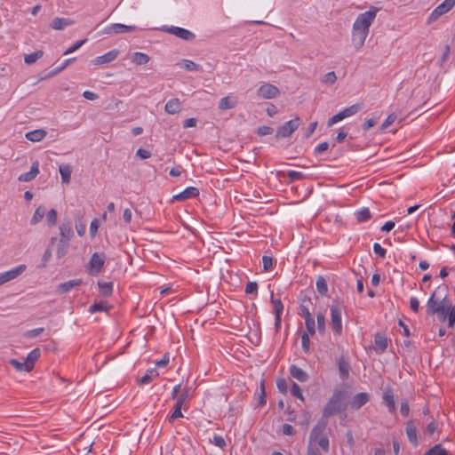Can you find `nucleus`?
<instances>
[{
	"label": "nucleus",
	"instance_id": "obj_6",
	"mask_svg": "<svg viewBox=\"0 0 455 455\" xmlns=\"http://www.w3.org/2000/svg\"><path fill=\"white\" fill-rule=\"evenodd\" d=\"M105 259L104 254L93 253L87 265L88 273L93 275H98L104 266Z\"/></svg>",
	"mask_w": 455,
	"mask_h": 455
},
{
	"label": "nucleus",
	"instance_id": "obj_63",
	"mask_svg": "<svg viewBox=\"0 0 455 455\" xmlns=\"http://www.w3.org/2000/svg\"><path fill=\"white\" fill-rule=\"evenodd\" d=\"M432 451H434V455H448L445 449H443L440 444L435 445L433 448H431Z\"/></svg>",
	"mask_w": 455,
	"mask_h": 455
},
{
	"label": "nucleus",
	"instance_id": "obj_20",
	"mask_svg": "<svg viewBox=\"0 0 455 455\" xmlns=\"http://www.w3.org/2000/svg\"><path fill=\"white\" fill-rule=\"evenodd\" d=\"M164 109L168 114H177L181 110V102L179 99H172L165 104Z\"/></svg>",
	"mask_w": 455,
	"mask_h": 455
},
{
	"label": "nucleus",
	"instance_id": "obj_12",
	"mask_svg": "<svg viewBox=\"0 0 455 455\" xmlns=\"http://www.w3.org/2000/svg\"><path fill=\"white\" fill-rule=\"evenodd\" d=\"M271 303L275 313V327L278 331L281 327V315L283 310V305L281 299H274V293H271Z\"/></svg>",
	"mask_w": 455,
	"mask_h": 455
},
{
	"label": "nucleus",
	"instance_id": "obj_22",
	"mask_svg": "<svg viewBox=\"0 0 455 455\" xmlns=\"http://www.w3.org/2000/svg\"><path fill=\"white\" fill-rule=\"evenodd\" d=\"M46 134H47L46 131H44L43 129H37V130L27 132L25 137L27 140H28L32 142H39L45 138Z\"/></svg>",
	"mask_w": 455,
	"mask_h": 455
},
{
	"label": "nucleus",
	"instance_id": "obj_19",
	"mask_svg": "<svg viewBox=\"0 0 455 455\" xmlns=\"http://www.w3.org/2000/svg\"><path fill=\"white\" fill-rule=\"evenodd\" d=\"M82 283L81 279L70 280L62 283H60L56 287V292L60 294L67 293L70 291L75 287L79 286Z\"/></svg>",
	"mask_w": 455,
	"mask_h": 455
},
{
	"label": "nucleus",
	"instance_id": "obj_55",
	"mask_svg": "<svg viewBox=\"0 0 455 455\" xmlns=\"http://www.w3.org/2000/svg\"><path fill=\"white\" fill-rule=\"evenodd\" d=\"M47 221L50 225H55L57 221V212L52 209L47 213Z\"/></svg>",
	"mask_w": 455,
	"mask_h": 455
},
{
	"label": "nucleus",
	"instance_id": "obj_26",
	"mask_svg": "<svg viewBox=\"0 0 455 455\" xmlns=\"http://www.w3.org/2000/svg\"><path fill=\"white\" fill-rule=\"evenodd\" d=\"M236 100L232 96L223 97L219 103V108L221 110H227L235 108Z\"/></svg>",
	"mask_w": 455,
	"mask_h": 455
},
{
	"label": "nucleus",
	"instance_id": "obj_18",
	"mask_svg": "<svg viewBox=\"0 0 455 455\" xmlns=\"http://www.w3.org/2000/svg\"><path fill=\"white\" fill-rule=\"evenodd\" d=\"M383 403L388 409V411L394 413L395 411V403L394 400V393L391 387H387L382 395Z\"/></svg>",
	"mask_w": 455,
	"mask_h": 455
},
{
	"label": "nucleus",
	"instance_id": "obj_37",
	"mask_svg": "<svg viewBox=\"0 0 455 455\" xmlns=\"http://www.w3.org/2000/svg\"><path fill=\"white\" fill-rule=\"evenodd\" d=\"M43 55H44V52L43 51H36V52H32L30 54H26L25 57H24V61H25L26 64L31 65V64L35 63L37 60L42 58Z\"/></svg>",
	"mask_w": 455,
	"mask_h": 455
},
{
	"label": "nucleus",
	"instance_id": "obj_24",
	"mask_svg": "<svg viewBox=\"0 0 455 455\" xmlns=\"http://www.w3.org/2000/svg\"><path fill=\"white\" fill-rule=\"evenodd\" d=\"M59 229L61 237L60 239H63L66 242H69L73 235L70 223L68 221L61 223Z\"/></svg>",
	"mask_w": 455,
	"mask_h": 455
},
{
	"label": "nucleus",
	"instance_id": "obj_61",
	"mask_svg": "<svg viewBox=\"0 0 455 455\" xmlns=\"http://www.w3.org/2000/svg\"><path fill=\"white\" fill-rule=\"evenodd\" d=\"M282 430L283 433L286 435H293L295 434L294 427L290 424H283Z\"/></svg>",
	"mask_w": 455,
	"mask_h": 455
},
{
	"label": "nucleus",
	"instance_id": "obj_5",
	"mask_svg": "<svg viewBox=\"0 0 455 455\" xmlns=\"http://www.w3.org/2000/svg\"><path fill=\"white\" fill-rule=\"evenodd\" d=\"M360 104H354L352 106H349L343 110L339 111L338 114L331 116L327 123V125L329 127L334 125L338 122L342 121L345 118L350 117L355 114H357L361 110Z\"/></svg>",
	"mask_w": 455,
	"mask_h": 455
},
{
	"label": "nucleus",
	"instance_id": "obj_47",
	"mask_svg": "<svg viewBox=\"0 0 455 455\" xmlns=\"http://www.w3.org/2000/svg\"><path fill=\"white\" fill-rule=\"evenodd\" d=\"M339 372H340L341 376L344 379H347L348 378V375H349V365H348V363H347L345 362H339Z\"/></svg>",
	"mask_w": 455,
	"mask_h": 455
},
{
	"label": "nucleus",
	"instance_id": "obj_48",
	"mask_svg": "<svg viewBox=\"0 0 455 455\" xmlns=\"http://www.w3.org/2000/svg\"><path fill=\"white\" fill-rule=\"evenodd\" d=\"M44 331V329L43 327L29 330L24 333V337L28 339H34L41 334Z\"/></svg>",
	"mask_w": 455,
	"mask_h": 455
},
{
	"label": "nucleus",
	"instance_id": "obj_4",
	"mask_svg": "<svg viewBox=\"0 0 455 455\" xmlns=\"http://www.w3.org/2000/svg\"><path fill=\"white\" fill-rule=\"evenodd\" d=\"M445 287H437L430 296L427 303V313L429 315H435V312L439 311L441 306L448 303L450 300L446 295Z\"/></svg>",
	"mask_w": 455,
	"mask_h": 455
},
{
	"label": "nucleus",
	"instance_id": "obj_46",
	"mask_svg": "<svg viewBox=\"0 0 455 455\" xmlns=\"http://www.w3.org/2000/svg\"><path fill=\"white\" fill-rule=\"evenodd\" d=\"M317 328L319 332L323 333L325 331V316L323 314L319 313L316 315Z\"/></svg>",
	"mask_w": 455,
	"mask_h": 455
},
{
	"label": "nucleus",
	"instance_id": "obj_8",
	"mask_svg": "<svg viewBox=\"0 0 455 455\" xmlns=\"http://www.w3.org/2000/svg\"><path fill=\"white\" fill-rule=\"evenodd\" d=\"M280 91L279 89L269 83H265L259 86L257 91V95L260 99L269 100L274 99L279 96Z\"/></svg>",
	"mask_w": 455,
	"mask_h": 455
},
{
	"label": "nucleus",
	"instance_id": "obj_64",
	"mask_svg": "<svg viewBox=\"0 0 455 455\" xmlns=\"http://www.w3.org/2000/svg\"><path fill=\"white\" fill-rule=\"evenodd\" d=\"M307 455H321L315 445L308 444Z\"/></svg>",
	"mask_w": 455,
	"mask_h": 455
},
{
	"label": "nucleus",
	"instance_id": "obj_60",
	"mask_svg": "<svg viewBox=\"0 0 455 455\" xmlns=\"http://www.w3.org/2000/svg\"><path fill=\"white\" fill-rule=\"evenodd\" d=\"M136 156L140 159H148L151 156V153L148 150L139 148L136 152Z\"/></svg>",
	"mask_w": 455,
	"mask_h": 455
},
{
	"label": "nucleus",
	"instance_id": "obj_42",
	"mask_svg": "<svg viewBox=\"0 0 455 455\" xmlns=\"http://www.w3.org/2000/svg\"><path fill=\"white\" fill-rule=\"evenodd\" d=\"M100 291L103 296H109L112 293L113 283L107 282H99L98 283Z\"/></svg>",
	"mask_w": 455,
	"mask_h": 455
},
{
	"label": "nucleus",
	"instance_id": "obj_27",
	"mask_svg": "<svg viewBox=\"0 0 455 455\" xmlns=\"http://www.w3.org/2000/svg\"><path fill=\"white\" fill-rule=\"evenodd\" d=\"M406 435L411 443L417 444L418 437H417V428L412 421H409L406 423L405 427Z\"/></svg>",
	"mask_w": 455,
	"mask_h": 455
},
{
	"label": "nucleus",
	"instance_id": "obj_33",
	"mask_svg": "<svg viewBox=\"0 0 455 455\" xmlns=\"http://www.w3.org/2000/svg\"><path fill=\"white\" fill-rule=\"evenodd\" d=\"M41 355V351L39 348L33 349L26 357V362L28 364H30L32 366V369L34 368L35 363L39 359Z\"/></svg>",
	"mask_w": 455,
	"mask_h": 455
},
{
	"label": "nucleus",
	"instance_id": "obj_14",
	"mask_svg": "<svg viewBox=\"0 0 455 455\" xmlns=\"http://www.w3.org/2000/svg\"><path fill=\"white\" fill-rule=\"evenodd\" d=\"M119 55V51L116 49H114L103 55L96 57L92 62L95 66H100L104 64L110 63L111 61L115 60Z\"/></svg>",
	"mask_w": 455,
	"mask_h": 455
},
{
	"label": "nucleus",
	"instance_id": "obj_56",
	"mask_svg": "<svg viewBox=\"0 0 455 455\" xmlns=\"http://www.w3.org/2000/svg\"><path fill=\"white\" fill-rule=\"evenodd\" d=\"M447 316H448V326L450 328H452L455 323V306L451 307V310L449 311V314Z\"/></svg>",
	"mask_w": 455,
	"mask_h": 455
},
{
	"label": "nucleus",
	"instance_id": "obj_1",
	"mask_svg": "<svg viewBox=\"0 0 455 455\" xmlns=\"http://www.w3.org/2000/svg\"><path fill=\"white\" fill-rule=\"evenodd\" d=\"M377 12L376 7H371L369 11L359 14L355 19L352 27V43L355 50H360L363 46Z\"/></svg>",
	"mask_w": 455,
	"mask_h": 455
},
{
	"label": "nucleus",
	"instance_id": "obj_17",
	"mask_svg": "<svg viewBox=\"0 0 455 455\" xmlns=\"http://www.w3.org/2000/svg\"><path fill=\"white\" fill-rule=\"evenodd\" d=\"M370 397L367 393H358L355 395L350 401V407L354 410H359L362 406L368 403Z\"/></svg>",
	"mask_w": 455,
	"mask_h": 455
},
{
	"label": "nucleus",
	"instance_id": "obj_49",
	"mask_svg": "<svg viewBox=\"0 0 455 455\" xmlns=\"http://www.w3.org/2000/svg\"><path fill=\"white\" fill-rule=\"evenodd\" d=\"M397 116L395 114H390L381 125V130H386L388 126L395 122Z\"/></svg>",
	"mask_w": 455,
	"mask_h": 455
},
{
	"label": "nucleus",
	"instance_id": "obj_50",
	"mask_svg": "<svg viewBox=\"0 0 455 455\" xmlns=\"http://www.w3.org/2000/svg\"><path fill=\"white\" fill-rule=\"evenodd\" d=\"M305 324L308 334L314 335L315 333V323L314 318L305 320Z\"/></svg>",
	"mask_w": 455,
	"mask_h": 455
},
{
	"label": "nucleus",
	"instance_id": "obj_58",
	"mask_svg": "<svg viewBox=\"0 0 455 455\" xmlns=\"http://www.w3.org/2000/svg\"><path fill=\"white\" fill-rule=\"evenodd\" d=\"M273 128L269 127V126H260L258 128L257 130V133L258 135L259 136H266V135H269L273 132Z\"/></svg>",
	"mask_w": 455,
	"mask_h": 455
},
{
	"label": "nucleus",
	"instance_id": "obj_35",
	"mask_svg": "<svg viewBox=\"0 0 455 455\" xmlns=\"http://www.w3.org/2000/svg\"><path fill=\"white\" fill-rule=\"evenodd\" d=\"M355 215L358 222L367 221L371 217V212L368 208H362L356 211Z\"/></svg>",
	"mask_w": 455,
	"mask_h": 455
},
{
	"label": "nucleus",
	"instance_id": "obj_54",
	"mask_svg": "<svg viewBox=\"0 0 455 455\" xmlns=\"http://www.w3.org/2000/svg\"><path fill=\"white\" fill-rule=\"evenodd\" d=\"M258 291V283L256 282H248L245 287L247 294L256 293Z\"/></svg>",
	"mask_w": 455,
	"mask_h": 455
},
{
	"label": "nucleus",
	"instance_id": "obj_59",
	"mask_svg": "<svg viewBox=\"0 0 455 455\" xmlns=\"http://www.w3.org/2000/svg\"><path fill=\"white\" fill-rule=\"evenodd\" d=\"M373 251L381 258H385L386 256V250L378 243L373 244Z\"/></svg>",
	"mask_w": 455,
	"mask_h": 455
},
{
	"label": "nucleus",
	"instance_id": "obj_38",
	"mask_svg": "<svg viewBox=\"0 0 455 455\" xmlns=\"http://www.w3.org/2000/svg\"><path fill=\"white\" fill-rule=\"evenodd\" d=\"M44 214H45V208L43 206L37 207L35 211V213H34L31 220H30V223L32 225L37 224L38 222H40L43 220Z\"/></svg>",
	"mask_w": 455,
	"mask_h": 455
},
{
	"label": "nucleus",
	"instance_id": "obj_57",
	"mask_svg": "<svg viewBox=\"0 0 455 455\" xmlns=\"http://www.w3.org/2000/svg\"><path fill=\"white\" fill-rule=\"evenodd\" d=\"M212 443L214 445L221 449H224V447L226 446V441L220 435H214Z\"/></svg>",
	"mask_w": 455,
	"mask_h": 455
},
{
	"label": "nucleus",
	"instance_id": "obj_10",
	"mask_svg": "<svg viewBox=\"0 0 455 455\" xmlns=\"http://www.w3.org/2000/svg\"><path fill=\"white\" fill-rule=\"evenodd\" d=\"M331 324L333 331L339 335L342 332L341 309L335 305L331 307Z\"/></svg>",
	"mask_w": 455,
	"mask_h": 455
},
{
	"label": "nucleus",
	"instance_id": "obj_28",
	"mask_svg": "<svg viewBox=\"0 0 455 455\" xmlns=\"http://www.w3.org/2000/svg\"><path fill=\"white\" fill-rule=\"evenodd\" d=\"M10 364L18 371L29 372L32 371V366L28 364L26 360L24 362H20L17 359H11Z\"/></svg>",
	"mask_w": 455,
	"mask_h": 455
},
{
	"label": "nucleus",
	"instance_id": "obj_7",
	"mask_svg": "<svg viewBox=\"0 0 455 455\" xmlns=\"http://www.w3.org/2000/svg\"><path fill=\"white\" fill-rule=\"evenodd\" d=\"M27 269L25 264L19 265L8 271L0 273V285H3L10 281H12L22 275Z\"/></svg>",
	"mask_w": 455,
	"mask_h": 455
},
{
	"label": "nucleus",
	"instance_id": "obj_13",
	"mask_svg": "<svg viewBox=\"0 0 455 455\" xmlns=\"http://www.w3.org/2000/svg\"><path fill=\"white\" fill-rule=\"evenodd\" d=\"M137 29L135 26H127L120 23L111 24L104 28V34H122L126 32L134 31Z\"/></svg>",
	"mask_w": 455,
	"mask_h": 455
},
{
	"label": "nucleus",
	"instance_id": "obj_34",
	"mask_svg": "<svg viewBox=\"0 0 455 455\" xmlns=\"http://www.w3.org/2000/svg\"><path fill=\"white\" fill-rule=\"evenodd\" d=\"M451 303L449 301L448 303L444 304V306H441L439 307V311L435 312V315H437L438 319L441 322H444L447 318L448 313L451 310Z\"/></svg>",
	"mask_w": 455,
	"mask_h": 455
},
{
	"label": "nucleus",
	"instance_id": "obj_15",
	"mask_svg": "<svg viewBox=\"0 0 455 455\" xmlns=\"http://www.w3.org/2000/svg\"><path fill=\"white\" fill-rule=\"evenodd\" d=\"M166 31L186 41H192L196 37L195 34L191 31L179 27L168 28Z\"/></svg>",
	"mask_w": 455,
	"mask_h": 455
},
{
	"label": "nucleus",
	"instance_id": "obj_40",
	"mask_svg": "<svg viewBox=\"0 0 455 455\" xmlns=\"http://www.w3.org/2000/svg\"><path fill=\"white\" fill-rule=\"evenodd\" d=\"M183 404L180 403V401H177L174 406V410L172 413L169 417L170 423H172L176 419L182 418L183 414L181 412V408Z\"/></svg>",
	"mask_w": 455,
	"mask_h": 455
},
{
	"label": "nucleus",
	"instance_id": "obj_52",
	"mask_svg": "<svg viewBox=\"0 0 455 455\" xmlns=\"http://www.w3.org/2000/svg\"><path fill=\"white\" fill-rule=\"evenodd\" d=\"M262 264L264 271H268L273 267V259L269 256L265 255L262 257Z\"/></svg>",
	"mask_w": 455,
	"mask_h": 455
},
{
	"label": "nucleus",
	"instance_id": "obj_41",
	"mask_svg": "<svg viewBox=\"0 0 455 455\" xmlns=\"http://www.w3.org/2000/svg\"><path fill=\"white\" fill-rule=\"evenodd\" d=\"M110 307L108 305L105 301H100L98 303H94L92 306H90L89 311L91 313H96V312H103L108 311Z\"/></svg>",
	"mask_w": 455,
	"mask_h": 455
},
{
	"label": "nucleus",
	"instance_id": "obj_32",
	"mask_svg": "<svg viewBox=\"0 0 455 455\" xmlns=\"http://www.w3.org/2000/svg\"><path fill=\"white\" fill-rule=\"evenodd\" d=\"M68 249V242L64 241L63 239H60L58 244H57V250H56V255L59 259L63 258Z\"/></svg>",
	"mask_w": 455,
	"mask_h": 455
},
{
	"label": "nucleus",
	"instance_id": "obj_36",
	"mask_svg": "<svg viewBox=\"0 0 455 455\" xmlns=\"http://www.w3.org/2000/svg\"><path fill=\"white\" fill-rule=\"evenodd\" d=\"M316 290L319 294L325 296L328 292V286L325 279L323 276H319L316 280Z\"/></svg>",
	"mask_w": 455,
	"mask_h": 455
},
{
	"label": "nucleus",
	"instance_id": "obj_44",
	"mask_svg": "<svg viewBox=\"0 0 455 455\" xmlns=\"http://www.w3.org/2000/svg\"><path fill=\"white\" fill-rule=\"evenodd\" d=\"M337 80L335 72L331 71L324 75L322 78V83L325 84H333Z\"/></svg>",
	"mask_w": 455,
	"mask_h": 455
},
{
	"label": "nucleus",
	"instance_id": "obj_31",
	"mask_svg": "<svg viewBox=\"0 0 455 455\" xmlns=\"http://www.w3.org/2000/svg\"><path fill=\"white\" fill-rule=\"evenodd\" d=\"M374 342L375 345L381 350V352H384L387 348L388 339L379 333L375 335Z\"/></svg>",
	"mask_w": 455,
	"mask_h": 455
},
{
	"label": "nucleus",
	"instance_id": "obj_9",
	"mask_svg": "<svg viewBox=\"0 0 455 455\" xmlns=\"http://www.w3.org/2000/svg\"><path fill=\"white\" fill-rule=\"evenodd\" d=\"M300 120L296 117L292 120L286 122L283 125L277 129L275 137L276 138H287L299 127Z\"/></svg>",
	"mask_w": 455,
	"mask_h": 455
},
{
	"label": "nucleus",
	"instance_id": "obj_11",
	"mask_svg": "<svg viewBox=\"0 0 455 455\" xmlns=\"http://www.w3.org/2000/svg\"><path fill=\"white\" fill-rule=\"evenodd\" d=\"M454 4H455L451 0H444L430 13L427 21L428 24L435 22L440 16L449 12Z\"/></svg>",
	"mask_w": 455,
	"mask_h": 455
},
{
	"label": "nucleus",
	"instance_id": "obj_23",
	"mask_svg": "<svg viewBox=\"0 0 455 455\" xmlns=\"http://www.w3.org/2000/svg\"><path fill=\"white\" fill-rule=\"evenodd\" d=\"M290 374L300 382H305L308 379L307 373L296 365L290 367Z\"/></svg>",
	"mask_w": 455,
	"mask_h": 455
},
{
	"label": "nucleus",
	"instance_id": "obj_16",
	"mask_svg": "<svg viewBox=\"0 0 455 455\" xmlns=\"http://www.w3.org/2000/svg\"><path fill=\"white\" fill-rule=\"evenodd\" d=\"M199 196L198 188L195 187H188L182 192L174 195L172 196V201H186L190 198H195Z\"/></svg>",
	"mask_w": 455,
	"mask_h": 455
},
{
	"label": "nucleus",
	"instance_id": "obj_53",
	"mask_svg": "<svg viewBox=\"0 0 455 455\" xmlns=\"http://www.w3.org/2000/svg\"><path fill=\"white\" fill-rule=\"evenodd\" d=\"M76 59L75 58H71V59H68V60H66L61 66L56 68L51 74V76H53V75H57L58 73H60V71H62L63 69H65L72 61H74Z\"/></svg>",
	"mask_w": 455,
	"mask_h": 455
},
{
	"label": "nucleus",
	"instance_id": "obj_25",
	"mask_svg": "<svg viewBox=\"0 0 455 455\" xmlns=\"http://www.w3.org/2000/svg\"><path fill=\"white\" fill-rule=\"evenodd\" d=\"M131 61L135 65H146L149 60L150 58L148 54L144 52H133L131 57Z\"/></svg>",
	"mask_w": 455,
	"mask_h": 455
},
{
	"label": "nucleus",
	"instance_id": "obj_39",
	"mask_svg": "<svg viewBox=\"0 0 455 455\" xmlns=\"http://www.w3.org/2000/svg\"><path fill=\"white\" fill-rule=\"evenodd\" d=\"M157 376V371L156 369H151L148 371V372L140 379L139 383L141 385L148 384L154 378Z\"/></svg>",
	"mask_w": 455,
	"mask_h": 455
},
{
	"label": "nucleus",
	"instance_id": "obj_62",
	"mask_svg": "<svg viewBox=\"0 0 455 455\" xmlns=\"http://www.w3.org/2000/svg\"><path fill=\"white\" fill-rule=\"evenodd\" d=\"M329 148V144L328 142H323V143H320L315 149V153L316 155H320L323 152H325L327 149Z\"/></svg>",
	"mask_w": 455,
	"mask_h": 455
},
{
	"label": "nucleus",
	"instance_id": "obj_45",
	"mask_svg": "<svg viewBox=\"0 0 455 455\" xmlns=\"http://www.w3.org/2000/svg\"><path fill=\"white\" fill-rule=\"evenodd\" d=\"M291 392L293 396H295L296 398H298V399H299L301 401H304V396L302 395L301 388L295 382L292 383Z\"/></svg>",
	"mask_w": 455,
	"mask_h": 455
},
{
	"label": "nucleus",
	"instance_id": "obj_43",
	"mask_svg": "<svg viewBox=\"0 0 455 455\" xmlns=\"http://www.w3.org/2000/svg\"><path fill=\"white\" fill-rule=\"evenodd\" d=\"M301 346H302V349H303V351L305 353H309V351H310V339H309L308 333H307V332H304L301 335Z\"/></svg>",
	"mask_w": 455,
	"mask_h": 455
},
{
	"label": "nucleus",
	"instance_id": "obj_29",
	"mask_svg": "<svg viewBox=\"0 0 455 455\" xmlns=\"http://www.w3.org/2000/svg\"><path fill=\"white\" fill-rule=\"evenodd\" d=\"M59 172L61 176V180L63 183H69L71 180V172L72 169L68 164H62L59 167Z\"/></svg>",
	"mask_w": 455,
	"mask_h": 455
},
{
	"label": "nucleus",
	"instance_id": "obj_2",
	"mask_svg": "<svg viewBox=\"0 0 455 455\" xmlns=\"http://www.w3.org/2000/svg\"><path fill=\"white\" fill-rule=\"evenodd\" d=\"M327 422L324 419H320L317 424L313 427L310 432L308 444L319 446L323 451H329V439L324 435Z\"/></svg>",
	"mask_w": 455,
	"mask_h": 455
},
{
	"label": "nucleus",
	"instance_id": "obj_51",
	"mask_svg": "<svg viewBox=\"0 0 455 455\" xmlns=\"http://www.w3.org/2000/svg\"><path fill=\"white\" fill-rule=\"evenodd\" d=\"M86 42V39H83L80 41L76 42L72 46H70L67 51H65L64 55L70 54L76 50H78L84 43Z\"/></svg>",
	"mask_w": 455,
	"mask_h": 455
},
{
	"label": "nucleus",
	"instance_id": "obj_30",
	"mask_svg": "<svg viewBox=\"0 0 455 455\" xmlns=\"http://www.w3.org/2000/svg\"><path fill=\"white\" fill-rule=\"evenodd\" d=\"M73 21L63 19V18H55L52 21V28L55 30H61L67 26L72 25Z\"/></svg>",
	"mask_w": 455,
	"mask_h": 455
},
{
	"label": "nucleus",
	"instance_id": "obj_3",
	"mask_svg": "<svg viewBox=\"0 0 455 455\" xmlns=\"http://www.w3.org/2000/svg\"><path fill=\"white\" fill-rule=\"evenodd\" d=\"M347 409L344 394L341 391H336L326 403L323 410V417L329 418L334 414L340 413Z\"/></svg>",
	"mask_w": 455,
	"mask_h": 455
},
{
	"label": "nucleus",
	"instance_id": "obj_21",
	"mask_svg": "<svg viewBox=\"0 0 455 455\" xmlns=\"http://www.w3.org/2000/svg\"><path fill=\"white\" fill-rule=\"evenodd\" d=\"M39 173V168H38V163L33 164V165L30 168V171L20 175L19 180L22 182H28L32 180L36 177V175Z\"/></svg>",
	"mask_w": 455,
	"mask_h": 455
}]
</instances>
